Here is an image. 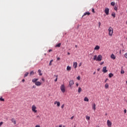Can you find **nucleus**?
Wrapping results in <instances>:
<instances>
[{"label":"nucleus","mask_w":127,"mask_h":127,"mask_svg":"<svg viewBox=\"0 0 127 127\" xmlns=\"http://www.w3.org/2000/svg\"><path fill=\"white\" fill-rule=\"evenodd\" d=\"M2 125H3V122H1L0 123V127H1V126H2Z\"/></svg>","instance_id":"c9c22d12"},{"label":"nucleus","mask_w":127,"mask_h":127,"mask_svg":"<svg viewBox=\"0 0 127 127\" xmlns=\"http://www.w3.org/2000/svg\"><path fill=\"white\" fill-rule=\"evenodd\" d=\"M36 106L35 105L32 106V111L33 113H37V111L36 110Z\"/></svg>","instance_id":"7ed1b4c3"},{"label":"nucleus","mask_w":127,"mask_h":127,"mask_svg":"<svg viewBox=\"0 0 127 127\" xmlns=\"http://www.w3.org/2000/svg\"><path fill=\"white\" fill-rule=\"evenodd\" d=\"M101 26V22H99V27Z\"/></svg>","instance_id":"c03bdc74"},{"label":"nucleus","mask_w":127,"mask_h":127,"mask_svg":"<svg viewBox=\"0 0 127 127\" xmlns=\"http://www.w3.org/2000/svg\"><path fill=\"white\" fill-rule=\"evenodd\" d=\"M109 80L108 78H106V80H105V83L107 82V81Z\"/></svg>","instance_id":"79ce46f5"},{"label":"nucleus","mask_w":127,"mask_h":127,"mask_svg":"<svg viewBox=\"0 0 127 127\" xmlns=\"http://www.w3.org/2000/svg\"><path fill=\"white\" fill-rule=\"evenodd\" d=\"M42 81H43V82L45 81V79H44V78H42Z\"/></svg>","instance_id":"ea45409f"},{"label":"nucleus","mask_w":127,"mask_h":127,"mask_svg":"<svg viewBox=\"0 0 127 127\" xmlns=\"http://www.w3.org/2000/svg\"><path fill=\"white\" fill-rule=\"evenodd\" d=\"M37 118H39V116H37Z\"/></svg>","instance_id":"052dcab7"},{"label":"nucleus","mask_w":127,"mask_h":127,"mask_svg":"<svg viewBox=\"0 0 127 127\" xmlns=\"http://www.w3.org/2000/svg\"><path fill=\"white\" fill-rule=\"evenodd\" d=\"M125 73V70H121V74H124Z\"/></svg>","instance_id":"72a5a7b5"},{"label":"nucleus","mask_w":127,"mask_h":127,"mask_svg":"<svg viewBox=\"0 0 127 127\" xmlns=\"http://www.w3.org/2000/svg\"><path fill=\"white\" fill-rule=\"evenodd\" d=\"M75 47H76V48H77L78 47V46L75 45Z\"/></svg>","instance_id":"6e6d98bb"},{"label":"nucleus","mask_w":127,"mask_h":127,"mask_svg":"<svg viewBox=\"0 0 127 127\" xmlns=\"http://www.w3.org/2000/svg\"><path fill=\"white\" fill-rule=\"evenodd\" d=\"M35 84L36 85V86H41V83L40 82V81H37Z\"/></svg>","instance_id":"9d476101"},{"label":"nucleus","mask_w":127,"mask_h":127,"mask_svg":"<svg viewBox=\"0 0 127 127\" xmlns=\"http://www.w3.org/2000/svg\"><path fill=\"white\" fill-rule=\"evenodd\" d=\"M125 58H126V59H127V53H126L125 54Z\"/></svg>","instance_id":"e433bc0d"},{"label":"nucleus","mask_w":127,"mask_h":127,"mask_svg":"<svg viewBox=\"0 0 127 127\" xmlns=\"http://www.w3.org/2000/svg\"><path fill=\"white\" fill-rule=\"evenodd\" d=\"M37 81H38V78H34L32 79L33 83H35V84L37 82Z\"/></svg>","instance_id":"2eb2a0df"},{"label":"nucleus","mask_w":127,"mask_h":127,"mask_svg":"<svg viewBox=\"0 0 127 127\" xmlns=\"http://www.w3.org/2000/svg\"><path fill=\"white\" fill-rule=\"evenodd\" d=\"M64 106H65L64 104H63L61 106L62 109H63L64 108Z\"/></svg>","instance_id":"37998d69"},{"label":"nucleus","mask_w":127,"mask_h":127,"mask_svg":"<svg viewBox=\"0 0 127 127\" xmlns=\"http://www.w3.org/2000/svg\"><path fill=\"white\" fill-rule=\"evenodd\" d=\"M97 71H100V68H98Z\"/></svg>","instance_id":"13d9d810"},{"label":"nucleus","mask_w":127,"mask_h":127,"mask_svg":"<svg viewBox=\"0 0 127 127\" xmlns=\"http://www.w3.org/2000/svg\"><path fill=\"white\" fill-rule=\"evenodd\" d=\"M92 12H93V13H95V9H94V8H92Z\"/></svg>","instance_id":"4c0bfd02"},{"label":"nucleus","mask_w":127,"mask_h":127,"mask_svg":"<svg viewBox=\"0 0 127 127\" xmlns=\"http://www.w3.org/2000/svg\"><path fill=\"white\" fill-rule=\"evenodd\" d=\"M66 70L67 71H71V67L69 66V65L67 66L66 67Z\"/></svg>","instance_id":"aec40b11"},{"label":"nucleus","mask_w":127,"mask_h":127,"mask_svg":"<svg viewBox=\"0 0 127 127\" xmlns=\"http://www.w3.org/2000/svg\"><path fill=\"white\" fill-rule=\"evenodd\" d=\"M81 92H82V88L81 87H79L78 90V92L80 93H81Z\"/></svg>","instance_id":"5701e85b"},{"label":"nucleus","mask_w":127,"mask_h":127,"mask_svg":"<svg viewBox=\"0 0 127 127\" xmlns=\"http://www.w3.org/2000/svg\"><path fill=\"white\" fill-rule=\"evenodd\" d=\"M61 46V43H59L56 45V47H60Z\"/></svg>","instance_id":"393cba45"},{"label":"nucleus","mask_w":127,"mask_h":127,"mask_svg":"<svg viewBox=\"0 0 127 127\" xmlns=\"http://www.w3.org/2000/svg\"><path fill=\"white\" fill-rule=\"evenodd\" d=\"M112 15L113 16V17H116V13H112Z\"/></svg>","instance_id":"473e14b6"},{"label":"nucleus","mask_w":127,"mask_h":127,"mask_svg":"<svg viewBox=\"0 0 127 127\" xmlns=\"http://www.w3.org/2000/svg\"><path fill=\"white\" fill-rule=\"evenodd\" d=\"M0 101L1 102H4V99L2 98V97L0 98Z\"/></svg>","instance_id":"c756f323"},{"label":"nucleus","mask_w":127,"mask_h":127,"mask_svg":"<svg viewBox=\"0 0 127 127\" xmlns=\"http://www.w3.org/2000/svg\"><path fill=\"white\" fill-rule=\"evenodd\" d=\"M124 113H125V114L127 113V110L126 109L124 110Z\"/></svg>","instance_id":"49530a36"},{"label":"nucleus","mask_w":127,"mask_h":127,"mask_svg":"<svg viewBox=\"0 0 127 127\" xmlns=\"http://www.w3.org/2000/svg\"><path fill=\"white\" fill-rule=\"evenodd\" d=\"M109 36H113V33H114V29L112 27H110L108 29Z\"/></svg>","instance_id":"f257e3e1"},{"label":"nucleus","mask_w":127,"mask_h":127,"mask_svg":"<svg viewBox=\"0 0 127 127\" xmlns=\"http://www.w3.org/2000/svg\"><path fill=\"white\" fill-rule=\"evenodd\" d=\"M52 51V50H49V52H51Z\"/></svg>","instance_id":"603ef678"},{"label":"nucleus","mask_w":127,"mask_h":127,"mask_svg":"<svg viewBox=\"0 0 127 127\" xmlns=\"http://www.w3.org/2000/svg\"><path fill=\"white\" fill-rule=\"evenodd\" d=\"M33 88H35V87L34 86H33Z\"/></svg>","instance_id":"e2e57ef3"},{"label":"nucleus","mask_w":127,"mask_h":127,"mask_svg":"<svg viewBox=\"0 0 127 127\" xmlns=\"http://www.w3.org/2000/svg\"><path fill=\"white\" fill-rule=\"evenodd\" d=\"M41 72H42V71L41 69L38 70V73H39V75L40 76H42V73Z\"/></svg>","instance_id":"6ab92c4d"},{"label":"nucleus","mask_w":127,"mask_h":127,"mask_svg":"<svg viewBox=\"0 0 127 127\" xmlns=\"http://www.w3.org/2000/svg\"><path fill=\"white\" fill-rule=\"evenodd\" d=\"M90 14H91V13H90L89 12H86L82 15V17H84V16H85V15H90Z\"/></svg>","instance_id":"1a4fd4ad"},{"label":"nucleus","mask_w":127,"mask_h":127,"mask_svg":"<svg viewBox=\"0 0 127 127\" xmlns=\"http://www.w3.org/2000/svg\"><path fill=\"white\" fill-rule=\"evenodd\" d=\"M97 58H98V57L97 56V55H95L94 57L93 58V60H94V61L96 60V61H97Z\"/></svg>","instance_id":"b1692460"},{"label":"nucleus","mask_w":127,"mask_h":127,"mask_svg":"<svg viewBox=\"0 0 127 127\" xmlns=\"http://www.w3.org/2000/svg\"><path fill=\"white\" fill-rule=\"evenodd\" d=\"M77 64H78L77 63V62L73 63V67H74V68H75V69H76V68H77Z\"/></svg>","instance_id":"dca6fc26"},{"label":"nucleus","mask_w":127,"mask_h":127,"mask_svg":"<svg viewBox=\"0 0 127 127\" xmlns=\"http://www.w3.org/2000/svg\"><path fill=\"white\" fill-rule=\"evenodd\" d=\"M110 11V9L109 8H106L104 12L106 13V15H109V12Z\"/></svg>","instance_id":"423d86ee"},{"label":"nucleus","mask_w":127,"mask_h":127,"mask_svg":"<svg viewBox=\"0 0 127 127\" xmlns=\"http://www.w3.org/2000/svg\"><path fill=\"white\" fill-rule=\"evenodd\" d=\"M74 119V116H72L70 118V120H73Z\"/></svg>","instance_id":"de8ad7c7"},{"label":"nucleus","mask_w":127,"mask_h":127,"mask_svg":"<svg viewBox=\"0 0 127 127\" xmlns=\"http://www.w3.org/2000/svg\"><path fill=\"white\" fill-rule=\"evenodd\" d=\"M120 54H121V51H120Z\"/></svg>","instance_id":"338daca9"},{"label":"nucleus","mask_w":127,"mask_h":127,"mask_svg":"<svg viewBox=\"0 0 127 127\" xmlns=\"http://www.w3.org/2000/svg\"><path fill=\"white\" fill-rule=\"evenodd\" d=\"M109 78H112V77H113L114 76V74L113 73H111L109 74Z\"/></svg>","instance_id":"bb28decb"},{"label":"nucleus","mask_w":127,"mask_h":127,"mask_svg":"<svg viewBox=\"0 0 127 127\" xmlns=\"http://www.w3.org/2000/svg\"><path fill=\"white\" fill-rule=\"evenodd\" d=\"M57 60H58V61H59V60H60V58H58Z\"/></svg>","instance_id":"3c124183"},{"label":"nucleus","mask_w":127,"mask_h":127,"mask_svg":"<svg viewBox=\"0 0 127 127\" xmlns=\"http://www.w3.org/2000/svg\"><path fill=\"white\" fill-rule=\"evenodd\" d=\"M76 87H78L79 86V83H76Z\"/></svg>","instance_id":"a18cd8bd"},{"label":"nucleus","mask_w":127,"mask_h":127,"mask_svg":"<svg viewBox=\"0 0 127 127\" xmlns=\"http://www.w3.org/2000/svg\"><path fill=\"white\" fill-rule=\"evenodd\" d=\"M57 105V107H60V102L58 101H55L54 102V105Z\"/></svg>","instance_id":"9b49d317"},{"label":"nucleus","mask_w":127,"mask_h":127,"mask_svg":"<svg viewBox=\"0 0 127 127\" xmlns=\"http://www.w3.org/2000/svg\"><path fill=\"white\" fill-rule=\"evenodd\" d=\"M93 74H94V75H95V74H96V72H94L93 73Z\"/></svg>","instance_id":"bf43d9fd"},{"label":"nucleus","mask_w":127,"mask_h":127,"mask_svg":"<svg viewBox=\"0 0 127 127\" xmlns=\"http://www.w3.org/2000/svg\"><path fill=\"white\" fill-rule=\"evenodd\" d=\"M99 49H100V46H96L94 48V50H99Z\"/></svg>","instance_id":"f3484780"},{"label":"nucleus","mask_w":127,"mask_h":127,"mask_svg":"<svg viewBox=\"0 0 127 127\" xmlns=\"http://www.w3.org/2000/svg\"><path fill=\"white\" fill-rule=\"evenodd\" d=\"M53 62V60H52L50 61V63H49V66H51L52 65V63Z\"/></svg>","instance_id":"a878e982"},{"label":"nucleus","mask_w":127,"mask_h":127,"mask_svg":"<svg viewBox=\"0 0 127 127\" xmlns=\"http://www.w3.org/2000/svg\"><path fill=\"white\" fill-rule=\"evenodd\" d=\"M122 51H125V50H122Z\"/></svg>","instance_id":"0e129e2a"},{"label":"nucleus","mask_w":127,"mask_h":127,"mask_svg":"<svg viewBox=\"0 0 127 127\" xmlns=\"http://www.w3.org/2000/svg\"><path fill=\"white\" fill-rule=\"evenodd\" d=\"M102 59H103V57L101 55H99L97 57V61H102Z\"/></svg>","instance_id":"39448f33"},{"label":"nucleus","mask_w":127,"mask_h":127,"mask_svg":"<svg viewBox=\"0 0 127 127\" xmlns=\"http://www.w3.org/2000/svg\"><path fill=\"white\" fill-rule=\"evenodd\" d=\"M103 64H104V62L100 63V65H103Z\"/></svg>","instance_id":"8fccbe9b"},{"label":"nucleus","mask_w":127,"mask_h":127,"mask_svg":"<svg viewBox=\"0 0 127 127\" xmlns=\"http://www.w3.org/2000/svg\"><path fill=\"white\" fill-rule=\"evenodd\" d=\"M84 102H89V98L88 97H85L84 99Z\"/></svg>","instance_id":"a211bd4d"},{"label":"nucleus","mask_w":127,"mask_h":127,"mask_svg":"<svg viewBox=\"0 0 127 127\" xmlns=\"http://www.w3.org/2000/svg\"><path fill=\"white\" fill-rule=\"evenodd\" d=\"M126 84H127V80L126 81Z\"/></svg>","instance_id":"69168bd1"},{"label":"nucleus","mask_w":127,"mask_h":127,"mask_svg":"<svg viewBox=\"0 0 127 127\" xmlns=\"http://www.w3.org/2000/svg\"><path fill=\"white\" fill-rule=\"evenodd\" d=\"M61 90L62 92V93H65V85L64 84H62L61 86Z\"/></svg>","instance_id":"20e7f679"},{"label":"nucleus","mask_w":127,"mask_h":127,"mask_svg":"<svg viewBox=\"0 0 127 127\" xmlns=\"http://www.w3.org/2000/svg\"><path fill=\"white\" fill-rule=\"evenodd\" d=\"M56 78L55 79V82H57L58 79V75H56Z\"/></svg>","instance_id":"7c9ffc66"},{"label":"nucleus","mask_w":127,"mask_h":127,"mask_svg":"<svg viewBox=\"0 0 127 127\" xmlns=\"http://www.w3.org/2000/svg\"><path fill=\"white\" fill-rule=\"evenodd\" d=\"M67 55H70V53L68 52V53H67Z\"/></svg>","instance_id":"4d7b16f0"},{"label":"nucleus","mask_w":127,"mask_h":127,"mask_svg":"<svg viewBox=\"0 0 127 127\" xmlns=\"http://www.w3.org/2000/svg\"><path fill=\"white\" fill-rule=\"evenodd\" d=\"M25 81V80H24V79L22 80V82H24Z\"/></svg>","instance_id":"864d4df0"},{"label":"nucleus","mask_w":127,"mask_h":127,"mask_svg":"<svg viewBox=\"0 0 127 127\" xmlns=\"http://www.w3.org/2000/svg\"><path fill=\"white\" fill-rule=\"evenodd\" d=\"M35 127H40V125H36Z\"/></svg>","instance_id":"09e8293b"},{"label":"nucleus","mask_w":127,"mask_h":127,"mask_svg":"<svg viewBox=\"0 0 127 127\" xmlns=\"http://www.w3.org/2000/svg\"><path fill=\"white\" fill-rule=\"evenodd\" d=\"M103 72L104 73H107V72H108V70H107V67H106V66L103 67Z\"/></svg>","instance_id":"6e6552de"},{"label":"nucleus","mask_w":127,"mask_h":127,"mask_svg":"<svg viewBox=\"0 0 127 127\" xmlns=\"http://www.w3.org/2000/svg\"><path fill=\"white\" fill-rule=\"evenodd\" d=\"M114 9L115 10H118V7L117 6H115Z\"/></svg>","instance_id":"58836bf2"},{"label":"nucleus","mask_w":127,"mask_h":127,"mask_svg":"<svg viewBox=\"0 0 127 127\" xmlns=\"http://www.w3.org/2000/svg\"><path fill=\"white\" fill-rule=\"evenodd\" d=\"M63 127H66L65 126H63Z\"/></svg>","instance_id":"680f3d73"},{"label":"nucleus","mask_w":127,"mask_h":127,"mask_svg":"<svg viewBox=\"0 0 127 127\" xmlns=\"http://www.w3.org/2000/svg\"><path fill=\"white\" fill-rule=\"evenodd\" d=\"M32 75H34V71L33 70L30 72V76H31Z\"/></svg>","instance_id":"412c9836"},{"label":"nucleus","mask_w":127,"mask_h":127,"mask_svg":"<svg viewBox=\"0 0 127 127\" xmlns=\"http://www.w3.org/2000/svg\"><path fill=\"white\" fill-rule=\"evenodd\" d=\"M74 82L73 81V80H70L69 82V84H68V87L70 88V89H72L73 87H72V86L74 85Z\"/></svg>","instance_id":"f03ea898"},{"label":"nucleus","mask_w":127,"mask_h":127,"mask_svg":"<svg viewBox=\"0 0 127 127\" xmlns=\"http://www.w3.org/2000/svg\"><path fill=\"white\" fill-rule=\"evenodd\" d=\"M77 80H81V77H80V76H78L77 77Z\"/></svg>","instance_id":"f704fd0d"},{"label":"nucleus","mask_w":127,"mask_h":127,"mask_svg":"<svg viewBox=\"0 0 127 127\" xmlns=\"http://www.w3.org/2000/svg\"><path fill=\"white\" fill-rule=\"evenodd\" d=\"M105 89H109V84L108 83H106L105 85Z\"/></svg>","instance_id":"4be33fe9"},{"label":"nucleus","mask_w":127,"mask_h":127,"mask_svg":"<svg viewBox=\"0 0 127 127\" xmlns=\"http://www.w3.org/2000/svg\"><path fill=\"white\" fill-rule=\"evenodd\" d=\"M59 127H62V125H59Z\"/></svg>","instance_id":"5fc2aeb1"},{"label":"nucleus","mask_w":127,"mask_h":127,"mask_svg":"<svg viewBox=\"0 0 127 127\" xmlns=\"http://www.w3.org/2000/svg\"><path fill=\"white\" fill-rule=\"evenodd\" d=\"M111 58L112 59H113V60H115V59H116V56H115V55H114V54H112L111 55Z\"/></svg>","instance_id":"4468645a"},{"label":"nucleus","mask_w":127,"mask_h":127,"mask_svg":"<svg viewBox=\"0 0 127 127\" xmlns=\"http://www.w3.org/2000/svg\"><path fill=\"white\" fill-rule=\"evenodd\" d=\"M28 74H29V73L26 72L25 74H24V77L25 78V77H27V76H28Z\"/></svg>","instance_id":"c85d7f7f"},{"label":"nucleus","mask_w":127,"mask_h":127,"mask_svg":"<svg viewBox=\"0 0 127 127\" xmlns=\"http://www.w3.org/2000/svg\"><path fill=\"white\" fill-rule=\"evenodd\" d=\"M107 126L108 127H112V122H111V121L108 120H107Z\"/></svg>","instance_id":"0eeeda50"},{"label":"nucleus","mask_w":127,"mask_h":127,"mask_svg":"<svg viewBox=\"0 0 127 127\" xmlns=\"http://www.w3.org/2000/svg\"><path fill=\"white\" fill-rule=\"evenodd\" d=\"M74 127H76V126H74Z\"/></svg>","instance_id":"774afa93"},{"label":"nucleus","mask_w":127,"mask_h":127,"mask_svg":"<svg viewBox=\"0 0 127 127\" xmlns=\"http://www.w3.org/2000/svg\"><path fill=\"white\" fill-rule=\"evenodd\" d=\"M86 120H88V121H90V117L89 116H86Z\"/></svg>","instance_id":"2f4dec72"},{"label":"nucleus","mask_w":127,"mask_h":127,"mask_svg":"<svg viewBox=\"0 0 127 127\" xmlns=\"http://www.w3.org/2000/svg\"><path fill=\"white\" fill-rule=\"evenodd\" d=\"M81 66H82V63H80L79 64V67H81Z\"/></svg>","instance_id":"a19ab883"},{"label":"nucleus","mask_w":127,"mask_h":127,"mask_svg":"<svg viewBox=\"0 0 127 127\" xmlns=\"http://www.w3.org/2000/svg\"><path fill=\"white\" fill-rule=\"evenodd\" d=\"M11 121L14 124V125H16V121H15V119H14V118H12L11 120Z\"/></svg>","instance_id":"ddd939ff"},{"label":"nucleus","mask_w":127,"mask_h":127,"mask_svg":"<svg viewBox=\"0 0 127 127\" xmlns=\"http://www.w3.org/2000/svg\"><path fill=\"white\" fill-rule=\"evenodd\" d=\"M92 107L93 110H94V111H96V104L93 103V104H92Z\"/></svg>","instance_id":"f8f14e48"},{"label":"nucleus","mask_w":127,"mask_h":127,"mask_svg":"<svg viewBox=\"0 0 127 127\" xmlns=\"http://www.w3.org/2000/svg\"><path fill=\"white\" fill-rule=\"evenodd\" d=\"M111 5H112V6H115V5L116 4V3H115V2H112L111 3Z\"/></svg>","instance_id":"cd10ccee"}]
</instances>
